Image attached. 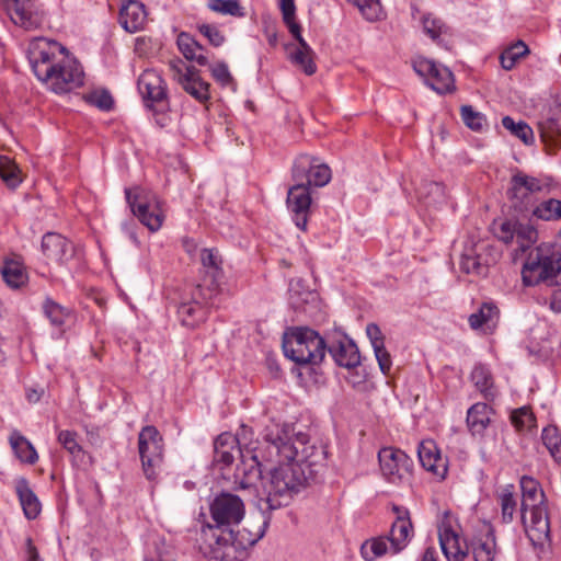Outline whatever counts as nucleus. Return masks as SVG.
<instances>
[{"instance_id": "nucleus-42", "label": "nucleus", "mask_w": 561, "mask_h": 561, "mask_svg": "<svg viewBox=\"0 0 561 561\" xmlns=\"http://www.w3.org/2000/svg\"><path fill=\"white\" fill-rule=\"evenodd\" d=\"M501 518L504 524H510L514 519L517 502L514 497V485L507 484L500 494Z\"/></svg>"}, {"instance_id": "nucleus-1", "label": "nucleus", "mask_w": 561, "mask_h": 561, "mask_svg": "<svg viewBox=\"0 0 561 561\" xmlns=\"http://www.w3.org/2000/svg\"><path fill=\"white\" fill-rule=\"evenodd\" d=\"M261 457L276 463L263 479V491L256 506L262 515L287 506L325 466L327 447L310 442L305 433H294L289 424L272 423L264 430V450Z\"/></svg>"}, {"instance_id": "nucleus-61", "label": "nucleus", "mask_w": 561, "mask_h": 561, "mask_svg": "<svg viewBox=\"0 0 561 561\" xmlns=\"http://www.w3.org/2000/svg\"><path fill=\"white\" fill-rule=\"evenodd\" d=\"M213 78L221 85H228L232 82V76L226 62L220 61L214 66H210Z\"/></svg>"}, {"instance_id": "nucleus-27", "label": "nucleus", "mask_w": 561, "mask_h": 561, "mask_svg": "<svg viewBox=\"0 0 561 561\" xmlns=\"http://www.w3.org/2000/svg\"><path fill=\"white\" fill-rule=\"evenodd\" d=\"M519 485L523 496L520 513L525 518V513H528V506H530L531 503L545 504L547 500L540 483L535 478L523 476L519 480Z\"/></svg>"}, {"instance_id": "nucleus-7", "label": "nucleus", "mask_w": 561, "mask_h": 561, "mask_svg": "<svg viewBox=\"0 0 561 561\" xmlns=\"http://www.w3.org/2000/svg\"><path fill=\"white\" fill-rule=\"evenodd\" d=\"M126 201L134 216L150 231H158L164 220L159 198L145 190H125Z\"/></svg>"}, {"instance_id": "nucleus-20", "label": "nucleus", "mask_w": 561, "mask_h": 561, "mask_svg": "<svg viewBox=\"0 0 561 561\" xmlns=\"http://www.w3.org/2000/svg\"><path fill=\"white\" fill-rule=\"evenodd\" d=\"M468 547L474 561H494L499 553L494 528L489 526L485 533L474 535Z\"/></svg>"}, {"instance_id": "nucleus-13", "label": "nucleus", "mask_w": 561, "mask_h": 561, "mask_svg": "<svg viewBox=\"0 0 561 561\" xmlns=\"http://www.w3.org/2000/svg\"><path fill=\"white\" fill-rule=\"evenodd\" d=\"M5 9L11 21L24 30H35L44 21L35 0H5Z\"/></svg>"}, {"instance_id": "nucleus-53", "label": "nucleus", "mask_w": 561, "mask_h": 561, "mask_svg": "<svg viewBox=\"0 0 561 561\" xmlns=\"http://www.w3.org/2000/svg\"><path fill=\"white\" fill-rule=\"evenodd\" d=\"M531 193H529L526 190H518L516 186V182L513 181V178L511 179V188L508 190V196L511 201L513 202V206L516 210L519 213H525L529 210V196Z\"/></svg>"}, {"instance_id": "nucleus-4", "label": "nucleus", "mask_w": 561, "mask_h": 561, "mask_svg": "<svg viewBox=\"0 0 561 561\" xmlns=\"http://www.w3.org/2000/svg\"><path fill=\"white\" fill-rule=\"evenodd\" d=\"M284 355L297 365H318L327 352V341L307 327L287 329L283 334Z\"/></svg>"}, {"instance_id": "nucleus-47", "label": "nucleus", "mask_w": 561, "mask_h": 561, "mask_svg": "<svg viewBox=\"0 0 561 561\" xmlns=\"http://www.w3.org/2000/svg\"><path fill=\"white\" fill-rule=\"evenodd\" d=\"M420 197L428 199V203H442L445 201V186L442 183L434 181H425L417 188Z\"/></svg>"}, {"instance_id": "nucleus-29", "label": "nucleus", "mask_w": 561, "mask_h": 561, "mask_svg": "<svg viewBox=\"0 0 561 561\" xmlns=\"http://www.w3.org/2000/svg\"><path fill=\"white\" fill-rule=\"evenodd\" d=\"M15 491L27 519H35L41 513V502L32 491L26 479L21 478L15 483Z\"/></svg>"}, {"instance_id": "nucleus-48", "label": "nucleus", "mask_w": 561, "mask_h": 561, "mask_svg": "<svg viewBox=\"0 0 561 561\" xmlns=\"http://www.w3.org/2000/svg\"><path fill=\"white\" fill-rule=\"evenodd\" d=\"M460 114L465 125L474 131H482L486 125L485 116L474 111L471 105H462Z\"/></svg>"}, {"instance_id": "nucleus-46", "label": "nucleus", "mask_w": 561, "mask_h": 561, "mask_svg": "<svg viewBox=\"0 0 561 561\" xmlns=\"http://www.w3.org/2000/svg\"><path fill=\"white\" fill-rule=\"evenodd\" d=\"M537 237L538 232L533 226L522 222L517 224L514 238L518 244L517 250L522 252L527 251L537 241Z\"/></svg>"}, {"instance_id": "nucleus-54", "label": "nucleus", "mask_w": 561, "mask_h": 561, "mask_svg": "<svg viewBox=\"0 0 561 561\" xmlns=\"http://www.w3.org/2000/svg\"><path fill=\"white\" fill-rule=\"evenodd\" d=\"M422 24L424 33L433 41H437L440 34H444L447 31L445 23L440 19L432 16V14L424 15L422 18Z\"/></svg>"}, {"instance_id": "nucleus-44", "label": "nucleus", "mask_w": 561, "mask_h": 561, "mask_svg": "<svg viewBox=\"0 0 561 561\" xmlns=\"http://www.w3.org/2000/svg\"><path fill=\"white\" fill-rule=\"evenodd\" d=\"M502 125L525 145H531L534 142V131L524 121L515 122L511 116H504L502 118Z\"/></svg>"}, {"instance_id": "nucleus-51", "label": "nucleus", "mask_w": 561, "mask_h": 561, "mask_svg": "<svg viewBox=\"0 0 561 561\" xmlns=\"http://www.w3.org/2000/svg\"><path fill=\"white\" fill-rule=\"evenodd\" d=\"M360 12L364 19L374 22L377 21L382 12L379 0H348Z\"/></svg>"}, {"instance_id": "nucleus-37", "label": "nucleus", "mask_w": 561, "mask_h": 561, "mask_svg": "<svg viewBox=\"0 0 561 561\" xmlns=\"http://www.w3.org/2000/svg\"><path fill=\"white\" fill-rule=\"evenodd\" d=\"M459 265L462 272L477 276H485L489 270L488 264L481 261L480 255L473 247L466 249L461 254Z\"/></svg>"}, {"instance_id": "nucleus-23", "label": "nucleus", "mask_w": 561, "mask_h": 561, "mask_svg": "<svg viewBox=\"0 0 561 561\" xmlns=\"http://www.w3.org/2000/svg\"><path fill=\"white\" fill-rule=\"evenodd\" d=\"M243 450L237 436L230 433H221L214 442V463L224 467L234 461V455Z\"/></svg>"}, {"instance_id": "nucleus-39", "label": "nucleus", "mask_w": 561, "mask_h": 561, "mask_svg": "<svg viewBox=\"0 0 561 561\" xmlns=\"http://www.w3.org/2000/svg\"><path fill=\"white\" fill-rule=\"evenodd\" d=\"M0 178L9 188H15L22 182L21 170L9 157L0 156Z\"/></svg>"}, {"instance_id": "nucleus-49", "label": "nucleus", "mask_w": 561, "mask_h": 561, "mask_svg": "<svg viewBox=\"0 0 561 561\" xmlns=\"http://www.w3.org/2000/svg\"><path fill=\"white\" fill-rule=\"evenodd\" d=\"M208 8L225 15L243 16L244 11L239 0H209Z\"/></svg>"}, {"instance_id": "nucleus-18", "label": "nucleus", "mask_w": 561, "mask_h": 561, "mask_svg": "<svg viewBox=\"0 0 561 561\" xmlns=\"http://www.w3.org/2000/svg\"><path fill=\"white\" fill-rule=\"evenodd\" d=\"M419 460L422 467L440 479H445L448 471V461L443 458L439 449L432 439L420 443L417 448Z\"/></svg>"}, {"instance_id": "nucleus-56", "label": "nucleus", "mask_w": 561, "mask_h": 561, "mask_svg": "<svg viewBox=\"0 0 561 561\" xmlns=\"http://www.w3.org/2000/svg\"><path fill=\"white\" fill-rule=\"evenodd\" d=\"M197 30L215 47H219L225 43V35L221 33L218 26L214 24L201 23L197 24Z\"/></svg>"}, {"instance_id": "nucleus-41", "label": "nucleus", "mask_w": 561, "mask_h": 561, "mask_svg": "<svg viewBox=\"0 0 561 561\" xmlns=\"http://www.w3.org/2000/svg\"><path fill=\"white\" fill-rule=\"evenodd\" d=\"M527 54H529L528 46L523 41H517L501 54L500 62L502 68L505 70L513 69L516 62Z\"/></svg>"}, {"instance_id": "nucleus-8", "label": "nucleus", "mask_w": 561, "mask_h": 561, "mask_svg": "<svg viewBox=\"0 0 561 561\" xmlns=\"http://www.w3.org/2000/svg\"><path fill=\"white\" fill-rule=\"evenodd\" d=\"M264 450V442L261 447H253L251 449L239 450L241 462L237 466L233 479L236 489L247 490L255 485L261 480L263 485V479L265 476L263 471L267 463L262 459L261 453Z\"/></svg>"}, {"instance_id": "nucleus-22", "label": "nucleus", "mask_w": 561, "mask_h": 561, "mask_svg": "<svg viewBox=\"0 0 561 561\" xmlns=\"http://www.w3.org/2000/svg\"><path fill=\"white\" fill-rule=\"evenodd\" d=\"M119 24L129 32L140 31L147 20L145 5L137 0H124L119 9Z\"/></svg>"}, {"instance_id": "nucleus-55", "label": "nucleus", "mask_w": 561, "mask_h": 561, "mask_svg": "<svg viewBox=\"0 0 561 561\" xmlns=\"http://www.w3.org/2000/svg\"><path fill=\"white\" fill-rule=\"evenodd\" d=\"M308 184L314 187H322L331 180V170L324 163H319L313 168V172L309 175Z\"/></svg>"}, {"instance_id": "nucleus-32", "label": "nucleus", "mask_w": 561, "mask_h": 561, "mask_svg": "<svg viewBox=\"0 0 561 561\" xmlns=\"http://www.w3.org/2000/svg\"><path fill=\"white\" fill-rule=\"evenodd\" d=\"M301 280L298 279L296 282L291 280L289 284V304L290 306L300 312H308V305L312 302H317L318 294L312 290H300Z\"/></svg>"}, {"instance_id": "nucleus-2", "label": "nucleus", "mask_w": 561, "mask_h": 561, "mask_svg": "<svg viewBox=\"0 0 561 561\" xmlns=\"http://www.w3.org/2000/svg\"><path fill=\"white\" fill-rule=\"evenodd\" d=\"M209 512L214 524L202 528L201 550L215 561L245 560L248 549L264 536L271 519L263 515L255 525L239 528L245 513L244 504L238 495L227 492L213 500Z\"/></svg>"}, {"instance_id": "nucleus-30", "label": "nucleus", "mask_w": 561, "mask_h": 561, "mask_svg": "<svg viewBox=\"0 0 561 561\" xmlns=\"http://www.w3.org/2000/svg\"><path fill=\"white\" fill-rule=\"evenodd\" d=\"M492 409L484 402H477L467 412V426L472 435H483L490 424Z\"/></svg>"}, {"instance_id": "nucleus-15", "label": "nucleus", "mask_w": 561, "mask_h": 561, "mask_svg": "<svg viewBox=\"0 0 561 561\" xmlns=\"http://www.w3.org/2000/svg\"><path fill=\"white\" fill-rule=\"evenodd\" d=\"M327 351L336 365L351 369L360 364V354L355 342L346 334H339L327 342Z\"/></svg>"}, {"instance_id": "nucleus-21", "label": "nucleus", "mask_w": 561, "mask_h": 561, "mask_svg": "<svg viewBox=\"0 0 561 561\" xmlns=\"http://www.w3.org/2000/svg\"><path fill=\"white\" fill-rule=\"evenodd\" d=\"M42 251L47 259L59 263L68 261L73 255L72 243L56 232H47L43 236Z\"/></svg>"}, {"instance_id": "nucleus-5", "label": "nucleus", "mask_w": 561, "mask_h": 561, "mask_svg": "<svg viewBox=\"0 0 561 561\" xmlns=\"http://www.w3.org/2000/svg\"><path fill=\"white\" fill-rule=\"evenodd\" d=\"M522 279L525 286L540 282L549 285L561 284V251L539 245L531 251L523 266Z\"/></svg>"}, {"instance_id": "nucleus-52", "label": "nucleus", "mask_w": 561, "mask_h": 561, "mask_svg": "<svg viewBox=\"0 0 561 561\" xmlns=\"http://www.w3.org/2000/svg\"><path fill=\"white\" fill-rule=\"evenodd\" d=\"M541 440L553 458L560 454L561 435L557 426L549 425L545 427L541 432Z\"/></svg>"}, {"instance_id": "nucleus-45", "label": "nucleus", "mask_w": 561, "mask_h": 561, "mask_svg": "<svg viewBox=\"0 0 561 561\" xmlns=\"http://www.w3.org/2000/svg\"><path fill=\"white\" fill-rule=\"evenodd\" d=\"M388 537H379L366 540L360 547V554L366 561H375L382 557L387 550Z\"/></svg>"}, {"instance_id": "nucleus-58", "label": "nucleus", "mask_w": 561, "mask_h": 561, "mask_svg": "<svg viewBox=\"0 0 561 561\" xmlns=\"http://www.w3.org/2000/svg\"><path fill=\"white\" fill-rule=\"evenodd\" d=\"M88 101L102 111H110L114 105L113 98L106 90L92 92L88 96Z\"/></svg>"}, {"instance_id": "nucleus-19", "label": "nucleus", "mask_w": 561, "mask_h": 561, "mask_svg": "<svg viewBox=\"0 0 561 561\" xmlns=\"http://www.w3.org/2000/svg\"><path fill=\"white\" fill-rule=\"evenodd\" d=\"M438 540L440 549L448 561H465L469 554L468 542L461 547L458 534L447 523L438 527Z\"/></svg>"}, {"instance_id": "nucleus-11", "label": "nucleus", "mask_w": 561, "mask_h": 561, "mask_svg": "<svg viewBox=\"0 0 561 561\" xmlns=\"http://www.w3.org/2000/svg\"><path fill=\"white\" fill-rule=\"evenodd\" d=\"M378 460L383 476L390 482L402 480L413 469V460L398 448H381L378 453Z\"/></svg>"}, {"instance_id": "nucleus-63", "label": "nucleus", "mask_w": 561, "mask_h": 561, "mask_svg": "<svg viewBox=\"0 0 561 561\" xmlns=\"http://www.w3.org/2000/svg\"><path fill=\"white\" fill-rule=\"evenodd\" d=\"M366 334L373 348L385 345V335L382 334L378 324L374 322L368 323L366 327Z\"/></svg>"}, {"instance_id": "nucleus-62", "label": "nucleus", "mask_w": 561, "mask_h": 561, "mask_svg": "<svg viewBox=\"0 0 561 561\" xmlns=\"http://www.w3.org/2000/svg\"><path fill=\"white\" fill-rule=\"evenodd\" d=\"M373 350L381 373L388 375L392 366L391 355L385 345L374 347Z\"/></svg>"}, {"instance_id": "nucleus-12", "label": "nucleus", "mask_w": 561, "mask_h": 561, "mask_svg": "<svg viewBox=\"0 0 561 561\" xmlns=\"http://www.w3.org/2000/svg\"><path fill=\"white\" fill-rule=\"evenodd\" d=\"M529 518L520 514L522 523L528 539L534 546H542L550 537V523L546 503H531L528 506Z\"/></svg>"}, {"instance_id": "nucleus-26", "label": "nucleus", "mask_w": 561, "mask_h": 561, "mask_svg": "<svg viewBox=\"0 0 561 561\" xmlns=\"http://www.w3.org/2000/svg\"><path fill=\"white\" fill-rule=\"evenodd\" d=\"M201 297L204 300H208V291L201 295L196 289L193 301L182 302L178 307V317L181 323L188 328H194L198 322L204 320L205 309L201 306L197 298Z\"/></svg>"}, {"instance_id": "nucleus-43", "label": "nucleus", "mask_w": 561, "mask_h": 561, "mask_svg": "<svg viewBox=\"0 0 561 561\" xmlns=\"http://www.w3.org/2000/svg\"><path fill=\"white\" fill-rule=\"evenodd\" d=\"M533 215L545 221H561V201L556 198L543 201L533 209Z\"/></svg>"}, {"instance_id": "nucleus-24", "label": "nucleus", "mask_w": 561, "mask_h": 561, "mask_svg": "<svg viewBox=\"0 0 561 561\" xmlns=\"http://www.w3.org/2000/svg\"><path fill=\"white\" fill-rule=\"evenodd\" d=\"M500 310L491 301L483 302L480 308L469 316V324L473 330H480L483 333H492L497 327Z\"/></svg>"}, {"instance_id": "nucleus-31", "label": "nucleus", "mask_w": 561, "mask_h": 561, "mask_svg": "<svg viewBox=\"0 0 561 561\" xmlns=\"http://www.w3.org/2000/svg\"><path fill=\"white\" fill-rule=\"evenodd\" d=\"M11 448L15 456L22 461L33 465L37 461L38 455L32 443L20 432L13 431L9 437Z\"/></svg>"}, {"instance_id": "nucleus-3", "label": "nucleus", "mask_w": 561, "mask_h": 561, "mask_svg": "<svg viewBox=\"0 0 561 561\" xmlns=\"http://www.w3.org/2000/svg\"><path fill=\"white\" fill-rule=\"evenodd\" d=\"M27 57L36 78L55 93H67L83 84L82 67L54 39L34 38L28 45Z\"/></svg>"}, {"instance_id": "nucleus-6", "label": "nucleus", "mask_w": 561, "mask_h": 561, "mask_svg": "<svg viewBox=\"0 0 561 561\" xmlns=\"http://www.w3.org/2000/svg\"><path fill=\"white\" fill-rule=\"evenodd\" d=\"M138 451L145 477L154 481L163 462V438L156 426L141 428L138 434Z\"/></svg>"}, {"instance_id": "nucleus-34", "label": "nucleus", "mask_w": 561, "mask_h": 561, "mask_svg": "<svg viewBox=\"0 0 561 561\" xmlns=\"http://www.w3.org/2000/svg\"><path fill=\"white\" fill-rule=\"evenodd\" d=\"M318 164V160L309 154H300L296 158L291 169V178L296 184H304L309 187V175L313 172V168Z\"/></svg>"}, {"instance_id": "nucleus-9", "label": "nucleus", "mask_w": 561, "mask_h": 561, "mask_svg": "<svg viewBox=\"0 0 561 561\" xmlns=\"http://www.w3.org/2000/svg\"><path fill=\"white\" fill-rule=\"evenodd\" d=\"M413 69L428 87L439 94L451 92L455 89L454 75L445 66L431 59L419 58L413 61Z\"/></svg>"}, {"instance_id": "nucleus-10", "label": "nucleus", "mask_w": 561, "mask_h": 561, "mask_svg": "<svg viewBox=\"0 0 561 561\" xmlns=\"http://www.w3.org/2000/svg\"><path fill=\"white\" fill-rule=\"evenodd\" d=\"M199 257L205 275L203 284L197 286V290L203 295V290L206 289L208 291V298H213L218 293L225 277L222 257L219 251L214 248L203 249Z\"/></svg>"}, {"instance_id": "nucleus-59", "label": "nucleus", "mask_w": 561, "mask_h": 561, "mask_svg": "<svg viewBox=\"0 0 561 561\" xmlns=\"http://www.w3.org/2000/svg\"><path fill=\"white\" fill-rule=\"evenodd\" d=\"M170 70L173 73V78L180 83H182L183 78H188L193 76L197 69L195 67L187 66L181 59H172L169 61Z\"/></svg>"}, {"instance_id": "nucleus-16", "label": "nucleus", "mask_w": 561, "mask_h": 561, "mask_svg": "<svg viewBox=\"0 0 561 561\" xmlns=\"http://www.w3.org/2000/svg\"><path fill=\"white\" fill-rule=\"evenodd\" d=\"M311 205L310 188L304 184H296L289 187L287 194V206L293 214V220L297 228L305 231L308 224V215Z\"/></svg>"}, {"instance_id": "nucleus-28", "label": "nucleus", "mask_w": 561, "mask_h": 561, "mask_svg": "<svg viewBox=\"0 0 561 561\" xmlns=\"http://www.w3.org/2000/svg\"><path fill=\"white\" fill-rule=\"evenodd\" d=\"M179 50L185 59L195 61L199 66H208V57L205 55V48L188 33L181 32L176 38Z\"/></svg>"}, {"instance_id": "nucleus-25", "label": "nucleus", "mask_w": 561, "mask_h": 561, "mask_svg": "<svg viewBox=\"0 0 561 561\" xmlns=\"http://www.w3.org/2000/svg\"><path fill=\"white\" fill-rule=\"evenodd\" d=\"M470 380L486 401H494L497 396V390L494 386L493 375L486 365H474L470 374Z\"/></svg>"}, {"instance_id": "nucleus-35", "label": "nucleus", "mask_w": 561, "mask_h": 561, "mask_svg": "<svg viewBox=\"0 0 561 561\" xmlns=\"http://www.w3.org/2000/svg\"><path fill=\"white\" fill-rule=\"evenodd\" d=\"M314 51L307 43V47L298 45L295 50L289 54V60L298 66L307 76L317 72V65L313 60Z\"/></svg>"}, {"instance_id": "nucleus-57", "label": "nucleus", "mask_w": 561, "mask_h": 561, "mask_svg": "<svg viewBox=\"0 0 561 561\" xmlns=\"http://www.w3.org/2000/svg\"><path fill=\"white\" fill-rule=\"evenodd\" d=\"M58 442L72 456H78L82 450L81 446L77 442V434L75 432L60 431L58 434Z\"/></svg>"}, {"instance_id": "nucleus-14", "label": "nucleus", "mask_w": 561, "mask_h": 561, "mask_svg": "<svg viewBox=\"0 0 561 561\" xmlns=\"http://www.w3.org/2000/svg\"><path fill=\"white\" fill-rule=\"evenodd\" d=\"M137 88L148 107L168 99L167 83L161 75L153 69L142 71L138 78Z\"/></svg>"}, {"instance_id": "nucleus-38", "label": "nucleus", "mask_w": 561, "mask_h": 561, "mask_svg": "<svg viewBox=\"0 0 561 561\" xmlns=\"http://www.w3.org/2000/svg\"><path fill=\"white\" fill-rule=\"evenodd\" d=\"M45 317L55 327H61L70 316V309L47 297L42 306Z\"/></svg>"}, {"instance_id": "nucleus-50", "label": "nucleus", "mask_w": 561, "mask_h": 561, "mask_svg": "<svg viewBox=\"0 0 561 561\" xmlns=\"http://www.w3.org/2000/svg\"><path fill=\"white\" fill-rule=\"evenodd\" d=\"M543 140L558 142L561 138V119L556 116H549L538 124Z\"/></svg>"}, {"instance_id": "nucleus-33", "label": "nucleus", "mask_w": 561, "mask_h": 561, "mask_svg": "<svg viewBox=\"0 0 561 561\" xmlns=\"http://www.w3.org/2000/svg\"><path fill=\"white\" fill-rule=\"evenodd\" d=\"M3 280L11 288H20L27 282V273L23 264L15 260H5L1 267Z\"/></svg>"}, {"instance_id": "nucleus-36", "label": "nucleus", "mask_w": 561, "mask_h": 561, "mask_svg": "<svg viewBox=\"0 0 561 561\" xmlns=\"http://www.w3.org/2000/svg\"><path fill=\"white\" fill-rule=\"evenodd\" d=\"M180 85L185 92L199 102H205L209 99V83L201 78L198 70L195 71L193 76L183 78Z\"/></svg>"}, {"instance_id": "nucleus-40", "label": "nucleus", "mask_w": 561, "mask_h": 561, "mask_svg": "<svg viewBox=\"0 0 561 561\" xmlns=\"http://www.w3.org/2000/svg\"><path fill=\"white\" fill-rule=\"evenodd\" d=\"M512 178L513 181L516 182V186L518 187V190H526L531 194L537 192L549 191L550 188L549 179L529 176L523 172H517Z\"/></svg>"}, {"instance_id": "nucleus-60", "label": "nucleus", "mask_w": 561, "mask_h": 561, "mask_svg": "<svg viewBox=\"0 0 561 561\" xmlns=\"http://www.w3.org/2000/svg\"><path fill=\"white\" fill-rule=\"evenodd\" d=\"M518 221L505 220L500 224L495 230V236L499 240L511 243L515 238V231Z\"/></svg>"}, {"instance_id": "nucleus-17", "label": "nucleus", "mask_w": 561, "mask_h": 561, "mask_svg": "<svg viewBox=\"0 0 561 561\" xmlns=\"http://www.w3.org/2000/svg\"><path fill=\"white\" fill-rule=\"evenodd\" d=\"M393 512L397 517L391 525L388 540L391 543L393 554L402 551L413 535V525L410 519V513L407 508L394 505Z\"/></svg>"}, {"instance_id": "nucleus-64", "label": "nucleus", "mask_w": 561, "mask_h": 561, "mask_svg": "<svg viewBox=\"0 0 561 561\" xmlns=\"http://www.w3.org/2000/svg\"><path fill=\"white\" fill-rule=\"evenodd\" d=\"M284 23L288 27L294 38L297 41L298 45L307 47V42L301 36V27L299 23L296 22L295 18H288L287 21H284Z\"/></svg>"}]
</instances>
